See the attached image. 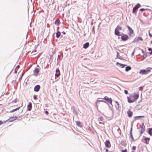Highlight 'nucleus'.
<instances>
[{
    "label": "nucleus",
    "instance_id": "nucleus-1",
    "mask_svg": "<svg viewBox=\"0 0 152 152\" xmlns=\"http://www.w3.org/2000/svg\"><path fill=\"white\" fill-rule=\"evenodd\" d=\"M122 29L121 27L120 26H118L115 28V34L117 36H120L121 35L120 33L119 32V30Z\"/></svg>",
    "mask_w": 152,
    "mask_h": 152
},
{
    "label": "nucleus",
    "instance_id": "nucleus-2",
    "mask_svg": "<svg viewBox=\"0 0 152 152\" xmlns=\"http://www.w3.org/2000/svg\"><path fill=\"white\" fill-rule=\"evenodd\" d=\"M150 69H148L146 70L144 69H141L140 70L139 73L142 75H146L151 72Z\"/></svg>",
    "mask_w": 152,
    "mask_h": 152
},
{
    "label": "nucleus",
    "instance_id": "nucleus-3",
    "mask_svg": "<svg viewBox=\"0 0 152 152\" xmlns=\"http://www.w3.org/2000/svg\"><path fill=\"white\" fill-rule=\"evenodd\" d=\"M39 69L37 68H35L33 71V75L35 76H37L39 74Z\"/></svg>",
    "mask_w": 152,
    "mask_h": 152
},
{
    "label": "nucleus",
    "instance_id": "nucleus-4",
    "mask_svg": "<svg viewBox=\"0 0 152 152\" xmlns=\"http://www.w3.org/2000/svg\"><path fill=\"white\" fill-rule=\"evenodd\" d=\"M103 99L107 101L108 102L110 103L111 104H112V100L111 98H109L107 96H105Z\"/></svg>",
    "mask_w": 152,
    "mask_h": 152
},
{
    "label": "nucleus",
    "instance_id": "nucleus-5",
    "mask_svg": "<svg viewBox=\"0 0 152 152\" xmlns=\"http://www.w3.org/2000/svg\"><path fill=\"white\" fill-rule=\"evenodd\" d=\"M140 127L141 128V130L140 133L141 134H142L145 130V127L143 123H142V125L140 126Z\"/></svg>",
    "mask_w": 152,
    "mask_h": 152
},
{
    "label": "nucleus",
    "instance_id": "nucleus-6",
    "mask_svg": "<svg viewBox=\"0 0 152 152\" xmlns=\"http://www.w3.org/2000/svg\"><path fill=\"white\" fill-rule=\"evenodd\" d=\"M122 39L124 41H126L128 39V36L126 34H123L121 36Z\"/></svg>",
    "mask_w": 152,
    "mask_h": 152
},
{
    "label": "nucleus",
    "instance_id": "nucleus-7",
    "mask_svg": "<svg viewBox=\"0 0 152 152\" xmlns=\"http://www.w3.org/2000/svg\"><path fill=\"white\" fill-rule=\"evenodd\" d=\"M40 88V86L39 85L36 86L34 88V91L36 92H38L39 91Z\"/></svg>",
    "mask_w": 152,
    "mask_h": 152
},
{
    "label": "nucleus",
    "instance_id": "nucleus-8",
    "mask_svg": "<svg viewBox=\"0 0 152 152\" xmlns=\"http://www.w3.org/2000/svg\"><path fill=\"white\" fill-rule=\"evenodd\" d=\"M105 145L108 148H110L111 146L110 142L108 140L106 141Z\"/></svg>",
    "mask_w": 152,
    "mask_h": 152
},
{
    "label": "nucleus",
    "instance_id": "nucleus-9",
    "mask_svg": "<svg viewBox=\"0 0 152 152\" xmlns=\"http://www.w3.org/2000/svg\"><path fill=\"white\" fill-rule=\"evenodd\" d=\"M56 73L55 74V76L56 77H58L60 75V72L59 70L57 69L56 70Z\"/></svg>",
    "mask_w": 152,
    "mask_h": 152
},
{
    "label": "nucleus",
    "instance_id": "nucleus-10",
    "mask_svg": "<svg viewBox=\"0 0 152 152\" xmlns=\"http://www.w3.org/2000/svg\"><path fill=\"white\" fill-rule=\"evenodd\" d=\"M133 97L134 98L135 100L137 99L139 97V95L138 94L134 93L133 96Z\"/></svg>",
    "mask_w": 152,
    "mask_h": 152
},
{
    "label": "nucleus",
    "instance_id": "nucleus-11",
    "mask_svg": "<svg viewBox=\"0 0 152 152\" xmlns=\"http://www.w3.org/2000/svg\"><path fill=\"white\" fill-rule=\"evenodd\" d=\"M140 6V5L139 4L137 3L133 7L132 10H137Z\"/></svg>",
    "mask_w": 152,
    "mask_h": 152
},
{
    "label": "nucleus",
    "instance_id": "nucleus-12",
    "mask_svg": "<svg viewBox=\"0 0 152 152\" xmlns=\"http://www.w3.org/2000/svg\"><path fill=\"white\" fill-rule=\"evenodd\" d=\"M89 46V43L88 42L84 44L83 46V48L85 49L88 48Z\"/></svg>",
    "mask_w": 152,
    "mask_h": 152
},
{
    "label": "nucleus",
    "instance_id": "nucleus-13",
    "mask_svg": "<svg viewBox=\"0 0 152 152\" xmlns=\"http://www.w3.org/2000/svg\"><path fill=\"white\" fill-rule=\"evenodd\" d=\"M127 113L129 117H131L132 115L133 112L132 111H128L127 112Z\"/></svg>",
    "mask_w": 152,
    "mask_h": 152
},
{
    "label": "nucleus",
    "instance_id": "nucleus-14",
    "mask_svg": "<svg viewBox=\"0 0 152 152\" xmlns=\"http://www.w3.org/2000/svg\"><path fill=\"white\" fill-rule=\"evenodd\" d=\"M28 107V110L29 111H30L31 110L32 108V104L31 103H30L27 106Z\"/></svg>",
    "mask_w": 152,
    "mask_h": 152
},
{
    "label": "nucleus",
    "instance_id": "nucleus-15",
    "mask_svg": "<svg viewBox=\"0 0 152 152\" xmlns=\"http://www.w3.org/2000/svg\"><path fill=\"white\" fill-rule=\"evenodd\" d=\"M128 101L129 103H131L133 102L134 101V100L132 99L131 98L128 97H127Z\"/></svg>",
    "mask_w": 152,
    "mask_h": 152
},
{
    "label": "nucleus",
    "instance_id": "nucleus-16",
    "mask_svg": "<svg viewBox=\"0 0 152 152\" xmlns=\"http://www.w3.org/2000/svg\"><path fill=\"white\" fill-rule=\"evenodd\" d=\"M76 123L77 125L78 126L82 127V126L81 122L79 121H76Z\"/></svg>",
    "mask_w": 152,
    "mask_h": 152
},
{
    "label": "nucleus",
    "instance_id": "nucleus-17",
    "mask_svg": "<svg viewBox=\"0 0 152 152\" xmlns=\"http://www.w3.org/2000/svg\"><path fill=\"white\" fill-rule=\"evenodd\" d=\"M148 134L151 136H152V128H150L149 129Z\"/></svg>",
    "mask_w": 152,
    "mask_h": 152
},
{
    "label": "nucleus",
    "instance_id": "nucleus-18",
    "mask_svg": "<svg viewBox=\"0 0 152 152\" xmlns=\"http://www.w3.org/2000/svg\"><path fill=\"white\" fill-rule=\"evenodd\" d=\"M150 139L149 138H147V137L145 138L144 139L145 140V143L146 144H149V143L148 142V141H149Z\"/></svg>",
    "mask_w": 152,
    "mask_h": 152
},
{
    "label": "nucleus",
    "instance_id": "nucleus-19",
    "mask_svg": "<svg viewBox=\"0 0 152 152\" xmlns=\"http://www.w3.org/2000/svg\"><path fill=\"white\" fill-rule=\"evenodd\" d=\"M60 20L58 19H57L55 21V24H56V26H58L60 24Z\"/></svg>",
    "mask_w": 152,
    "mask_h": 152
},
{
    "label": "nucleus",
    "instance_id": "nucleus-20",
    "mask_svg": "<svg viewBox=\"0 0 152 152\" xmlns=\"http://www.w3.org/2000/svg\"><path fill=\"white\" fill-rule=\"evenodd\" d=\"M127 28H128V29H129L130 33L131 34H132L133 32V31L131 28L129 26H128Z\"/></svg>",
    "mask_w": 152,
    "mask_h": 152
},
{
    "label": "nucleus",
    "instance_id": "nucleus-21",
    "mask_svg": "<svg viewBox=\"0 0 152 152\" xmlns=\"http://www.w3.org/2000/svg\"><path fill=\"white\" fill-rule=\"evenodd\" d=\"M61 35V33L60 31H58L56 33V37L57 38H59Z\"/></svg>",
    "mask_w": 152,
    "mask_h": 152
},
{
    "label": "nucleus",
    "instance_id": "nucleus-22",
    "mask_svg": "<svg viewBox=\"0 0 152 152\" xmlns=\"http://www.w3.org/2000/svg\"><path fill=\"white\" fill-rule=\"evenodd\" d=\"M117 64H118L119 65V66H121L122 68L124 67L125 66V65L124 64H122L118 62H117Z\"/></svg>",
    "mask_w": 152,
    "mask_h": 152
},
{
    "label": "nucleus",
    "instance_id": "nucleus-23",
    "mask_svg": "<svg viewBox=\"0 0 152 152\" xmlns=\"http://www.w3.org/2000/svg\"><path fill=\"white\" fill-rule=\"evenodd\" d=\"M131 69V68L130 66H127L126 67L125 71H128L129 70H130Z\"/></svg>",
    "mask_w": 152,
    "mask_h": 152
},
{
    "label": "nucleus",
    "instance_id": "nucleus-24",
    "mask_svg": "<svg viewBox=\"0 0 152 152\" xmlns=\"http://www.w3.org/2000/svg\"><path fill=\"white\" fill-rule=\"evenodd\" d=\"M20 107H18V108H15V109H14L13 110H12V111H10V112H12L14 111H16L18 110H19V108H20Z\"/></svg>",
    "mask_w": 152,
    "mask_h": 152
},
{
    "label": "nucleus",
    "instance_id": "nucleus-25",
    "mask_svg": "<svg viewBox=\"0 0 152 152\" xmlns=\"http://www.w3.org/2000/svg\"><path fill=\"white\" fill-rule=\"evenodd\" d=\"M136 39L137 41H139L140 40H142V38L141 37H139L137 38Z\"/></svg>",
    "mask_w": 152,
    "mask_h": 152
},
{
    "label": "nucleus",
    "instance_id": "nucleus-26",
    "mask_svg": "<svg viewBox=\"0 0 152 152\" xmlns=\"http://www.w3.org/2000/svg\"><path fill=\"white\" fill-rule=\"evenodd\" d=\"M130 135H131V139H132L133 141H134V138L133 137L132 135V132H130Z\"/></svg>",
    "mask_w": 152,
    "mask_h": 152
},
{
    "label": "nucleus",
    "instance_id": "nucleus-27",
    "mask_svg": "<svg viewBox=\"0 0 152 152\" xmlns=\"http://www.w3.org/2000/svg\"><path fill=\"white\" fill-rule=\"evenodd\" d=\"M121 152H127V150L126 149L124 150H122Z\"/></svg>",
    "mask_w": 152,
    "mask_h": 152
},
{
    "label": "nucleus",
    "instance_id": "nucleus-28",
    "mask_svg": "<svg viewBox=\"0 0 152 152\" xmlns=\"http://www.w3.org/2000/svg\"><path fill=\"white\" fill-rule=\"evenodd\" d=\"M5 123V121H4V122H3V121H0V125L2 124L3 123Z\"/></svg>",
    "mask_w": 152,
    "mask_h": 152
},
{
    "label": "nucleus",
    "instance_id": "nucleus-29",
    "mask_svg": "<svg viewBox=\"0 0 152 152\" xmlns=\"http://www.w3.org/2000/svg\"><path fill=\"white\" fill-rule=\"evenodd\" d=\"M99 119L101 121H102L103 120H104V118L103 117H101L100 118H99Z\"/></svg>",
    "mask_w": 152,
    "mask_h": 152
},
{
    "label": "nucleus",
    "instance_id": "nucleus-30",
    "mask_svg": "<svg viewBox=\"0 0 152 152\" xmlns=\"http://www.w3.org/2000/svg\"><path fill=\"white\" fill-rule=\"evenodd\" d=\"M136 149V147L135 146H133L132 147V149L134 150H135Z\"/></svg>",
    "mask_w": 152,
    "mask_h": 152
},
{
    "label": "nucleus",
    "instance_id": "nucleus-31",
    "mask_svg": "<svg viewBox=\"0 0 152 152\" xmlns=\"http://www.w3.org/2000/svg\"><path fill=\"white\" fill-rule=\"evenodd\" d=\"M124 93L126 94H128V91L126 90H125Z\"/></svg>",
    "mask_w": 152,
    "mask_h": 152
},
{
    "label": "nucleus",
    "instance_id": "nucleus-32",
    "mask_svg": "<svg viewBox=\"0 0 152 152\" xmlns=\"http://www.w3.org/2000/svg\"><path fill=\"white\" fill-rule=\"evenodd\" d=\"M140 10H150V9L148 8H141V9H140Z\"/></svg>",
    "mask_w": 152,
    "mask_h": 152
},
{
    "label": "nucleus",
    "instance_id": "nucleus-33",
    "mask_svg": "<svg viewBox=\"0 0 152 152\" xmlns=\"http://www.w3.org/2000/svg\"><path fill=\"white\" fill-rule=\"evenodd\" d=\"M33 97L34 99L36 100L37 99V97L35 95Z\"/></svg>",
    "mask_w": 152,
    "mask_h": 152
},
{
    "label": "nucleus",
    "instance_id": "nucleus-34",
    "mask_svg": "<svg viewBox=\"0 0 152 152\" xmlns=\"http://www.w3.org/2000/svg\"><path fill=\"white\" fill-rule=\"evenodd\" d=\"M20 67V66L19 65H18L16 67V68L15 69H18Z\"/></svg>",
    "mask_w": 152,
    "mask_h": 152
},
{
    "label": "nucleus",
    "instance_id": "nucleus-35",
    "mask_svg": "<svg viewBox=\"0 0 152 152\" xmlns=\"http://www.w3.org/2000/svg\"><path fill=\"white\" fill-rule=\"evenodd\" d=\"M139 118H144L145 116H140L137 117Z\"/></svg>",
    "mask_w": 152,
    "mask_h": 152
},
{
    "label": "nucleus",
    "instance_id": "nucleus-36",
    "mask_svg": "<svg viewBox=\"0 0 152 152\" xmlns=\"http://www.w3.org/2000/svg\"><path fill=\"white\" fill-rule=\"evenodd\" d=\"M17 69H15V73H16L17 72Z\"/></svg>",
    "mask_w": 152,
    "mask_h": 152
},
{
    "label": "nucleus",
    "instance_id": "nucleus-37",
    "mask_svg": "<svg viewBox=\"0 0 152 152\" xmlns=\"http://www.w3.org/2000/svg\"><path fill=\"white\" fill-rule=\"evenodd\" d=\"M149 35L150 37H152V34H151V33H149Z\"/></svg>",
    "mask_w": 152,
    "mask_h": 152
},
{
    "label": "nucleus",
    "instance_id": "nucleus-38",
    "mask_svg": "<svg viewBox=\"0 0 152 152\" xmlns=\"http://www.w3.org/2000/svg\"><path fill=\"white\" fill-rule=\"evenodd\" d=\"M148 50L149 51H152V49L151 48H149L148 49Z\"/></svg>",
    "mask_w": 152,
    "mask_h": 152
},
{
    "label": "nucleus",
    "instance_id": "nucleus-39",
    "mask_svg": "<svg viewBox=\"0 0 152 152\" xmlns=\"http://www.w3.org/2000/svg\"><path fill=\"white\" fill-rule=\"evenodd\" d=\"M45 113L46 114H48V111H45Z\"/></svg>",
    "mask_w": 152,
    "mask_h": 152
},
{
    "label": "nucleus",
    "instance_id": "nucleus-40",
    "mask_svg": "<svg viewBox=\"0 0 152 152\" xmlns=\"http://www.w3.org/2000/svg\"><path fill=\"white\" fill-rule=\"evenodd\" d=\"M140 90L142 91V87H140Z\"/></svg>",
    "mask_w": 152,
    "mask_h": 152
},
{
    "label": "nucleus",
    "instance_id": "nucleus-41",
    "mask_svg": "<svg viewBox=\"0 0 152 152\" xmlns=\"http://www.w3.org/2000/svg\"><path fill=\"white\" fill-rule=\"evenodd\" d=\"M108 150L107 149H106L105 152H108Z\"/></svg>",
    "mask_w": 152,
    "mask_h": 152
},
{
    "label": "nucleus",
    "instance_id": "nucleus-42",
    "mask_svg": "<svg viewBox=\"0 0 152 152\" xmlns=\"http://www.w3.org/2000/svg\"><path fill=\"white\" fill-rule=\"evenodd\" d=\"M136 10H133V12L134 13L135 12Z\"/></svg>",
    "mask_w": 152,
    "mask_h": 152
},
{
    "label": "nucleus",
    "instance_id": "nucleus-43",
    "mask_svg": "<svg viewBox=\"0 0 152 152\" xmlns=\"http://www.w3.org/2000/svg\"><path fill=\"white\" fill-rule=\"evenodd\" d=\"M152 54V51H151V52L150 53V55Z\"/></svg>",
    "mask_w": 152,
    "mask_h": 152
},
{
    "label": "nucleus",
    "instance_id": "nucleus-44",
    "mask_svg": "<svg viewBox=\"0 0 152 152\" xmlns=\"http://www.w3.org/2000/svg\"><path fill=\"white\" fill-rule=\"evenodd\" d=\"M94 28L93 27V31H94Z\"/></svg>",
    "mask_w": 152,
    "mask_h": 152
},
{
    "label": "nucleus",
    "instance_id": "nucleus-45",
    "mask_svg": "<svg viewBox=\"0 0 152 152\" xmlns=\"http://www.w3.org/2000/svg\"><path fill=\"white\" fill-rule=\"evenodd\" d=\"M116 102L117 103V104H118V102Z\"/></svg>",
    "mask_w": 152,
    "mask_h": 152
},
{
    "label": "nucleus",
    "instance_id": "nucleus-46",
    "mask_svg": "<svg viewBox=\"0 0 152 152\" xmlns=\"http://www.w3.org/2000/svg\"><path fill=\"white\" fill-rule=\"evenodd\" d=\"M101 101V102H104V101H102V100H101V101Z\"/></svg>",
    "mask_w": 152,
    "mask_h": 152
},
{
    "label": "nucleus",
    "instance_id": "nucleus-47",
    "mask_svg": "<svg viewBox=\"0 0 152 152\" xmlns=\"http://www.w3.org/2000/svg\"><path fill=\"white\" fill-rule=\"evenodd\" d=\"M132 152H135L134 151H132Z\"/></svg>",
    "mask_w": 152,
    "mask_h": 152
},
{
    "label": "nucleus",
    "instance_id": "nucleus-48",
    "mask_svg": "<svg viewBox=\"0 0 152 152\" xmlns=\"http://www.w3.org/2000/svg\"><path fill=\"white\" fill-rule=\"evenodd\" d=\"M151 44H152V41H151Z\"/></svg>",
    "mask_w": 152,
    "mask_h": 152
},
{
    "label": "nucleus",
    "instance_id": "nucleus-49",
    "mask_svg": "<svg viewBox=\"0 0 152 152\" xmlns=\"http://www.w3.org/2000/svg\"><path fill=\"white\" fill-rule=\"evenodd\" d=\"M141 11H143L144 10H141Z\"/></svg>",
    "mask_w": 152,
    "mask_h": 152
},
{
    "label": "nucleus",
    "instance_id": "nucleus-50",
    "mask_svg": "<svg viewBox=\"0 0 152 152\" xmlns=\"http://www.w3.org/2000/svg\"><path fill=\"white\" fill-rule=\"evenodd\" d=\"M33 10H34V8L33 7Z\"/></svg>",
    "mask_w": 152,
    "mask_h": 152
}]
</instances>
